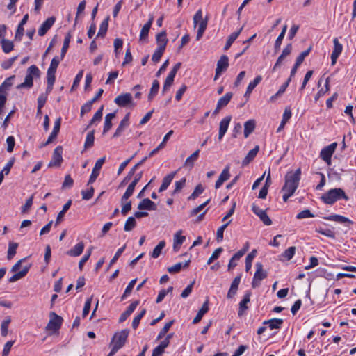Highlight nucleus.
Masks as SVG:
<instances>
[{
	"label": "nucleus",
	"instance_id": "nucleus-14",
	"mask_svg": "<svg viewBox=\"0 0 356 356\" xmlns=\"http://www.w3.org/2000/svg\"><path fill=\"white\" fill-rule=\"evenodd\" d=\"M250 296L251 292L250 291H246L243 296V298L239 302V308L238 312V315L239 316H242L244 314L245 312L248 309L247 305L250 302Z\"/></svg>",
	"mask_w": 356,
	"mask_h": 356
},
{
	"label": "nucleus",
	"instance_id": "nucleus-46",
	"mask_svg": "<svg viewBox=\"0 0 356 356\" xmlns=\"http://www.w3.org/2000/svg\"><path fill=\"white\" fill-rule=\"evenodd\" d=\"M70 40H71V34L70 33H67V35H65V40H64V42H63V47H62V49H61V58H64L65 54H66V52L69 48V44H70Z\"/></svg>",
	"mask_w": 356,
	"mask_h": 356
},
{
	"label": "nucleus",
	"instance_id": "nucleus-8",
	"mask_svg": "<svg viewBox=\"0 0 356 356\" xmlns=\"http://www.w3.org/2000/svg\"><path fill=\"white\" fill-rule=\"evenodd\" d=\"M114 102L120 107H127L129 105L134 106L135 104L133 102L132 95L130 93H123L117 96Z\"/></svg>",
	"mask_w": 356,
	"mask_h": 356
},
{
	"label": "nucleus",
	"instance_id": "nucleus-12",
	"mask_svg": "<svg viewBox=\"0 0 356 356\" xmlns=\"http://www.w3.org/2000/svg\"><path fill=\"white\" fill-rule=\"evenodd\" d=\"M62 154L63 147L61 146L56 147L54 151L52 159L49 164V166H60L63 161Z\"/></svg>",
	"mask_w": 356,
	"mask_h": 356
},
{
	"label": "nucleus",
	"instance_id": "nucleus-32",
	"mask_svg": "<svg viewBox=\"0 0 356 356\" xmlns=\"http://www.w3.org/2000/svg\"><path fill=\"white\" fill-rule=\"evenodd\" d=\"M256 122L254 120H249L244 124V136L248 138L255 129Z\"/></svg>",
	"mask_w": 356,
	"mask_h": 356
},
{
	"label": "nucleus",
	"instance_id": "nucleus-11",
	"mask_svg": "<svg viewBox=\"0 0 356 356\" xmlns=\"http://www.w3.org/2000/svg\"><path fill=\"white\" fill-rule=\"evenodd\" d=\"M105 161H106V157L103 156V157L99 159L96 161L95 166L92 169V172L90 175L88 184H92L95 181L97 177L99 175L100 170H101L103 164L104 163Z\"/></svg>",
	"mask_w": 356,
	"mask_h": 356
},
{
	"label": "nucleus",
	"instance_id": "nucleus-55",
	"mask_svg": "<svg viewBox=\"0 0 356 356\" xmlns=\"http://www.w3.org/2000/svg\"><path fill=\"white\" fill-rule=\"evenodd\" d=\"M204 188L203 186L200 184L196 186L194 191L191 193V195L188 197V200H195L196 199L200 194L203 193Z\"/></svg>",
	"mask_w": 356,
	"mask_h": 356
},
{
	"label": "nucleus",
	"instance_id": "nucleus-43",
	"mask_svg": "<svg viewBox=\"0 0 356 356\" xmlns=\"http://www.w3.org/2000/svg\"><path fill=\"white\" fill-rule=\"evenodd\" d=\"M165 242L164 241H160L151 253V257L153 258H158L160 256L161 251L165 248Z\"/></svg>",
	"mask_w": 356,
	"mask_h": 356
},
{
	"label": "nucleus",
	"instance_id": "nucleus-53",
	"mask_svg": "<svg viewBox=\"0 0 356 356\" xmlns=\"http://www.w3.org/2000/svg\"><path fill=\"white\" fill-rule=\"evenodd\" d=\"M232 222V220H230L229 221H228L227 222H226L225 224L222 225V226H220L218 230H217V232H216V240L218 241V242H220L222 241L223 239V233H224V231L225 229L227 228V227L229 225V224Z\"/></svg>",
	"mask_w": 356,
	"mask_h": 356
},
{
	"label": "nucleus",
	"instance_id": "nucleus-27",
	"mask_svg": "<svg viewBox=\"0 0 356 356\" xmlns=\"http://www.w3.org/2000/svg\"><path fill=\"white\" fill-rule=\"evenodd\" d=\"M156 43L159 48L164 49H165L167 43H168V39L166 38V31H163L159 34L156 35Z\"/></svg>",
	"mask_w": 356,
	"mask_h": 356
},
{
	"label": "nucleus",
	"instance_id": "nucleus-36",
	"mask_svg": "<svg viewBox=\"0 0 356 356\" xmlns=\"http://www.w3.org/2000/svg\"><path fill=\"white\" fill-rule=\"evenodd\" d=\"M108 20L109 17H107L105 19L102 21L100 24L99 31L97 33V37L104 38L107 32L108 27Z\"/></svg>",
	"mask_w": 356,
	"mask_h": 356
},
{
	"label": "nucleus",
	"instance_id": "nucleus-18",
	"mask_svg": "<svg viewBox=\"0 0 356 356\" xmlns=\"http://www.w3.org/2000/svg\"><path fill=\"white\" fill-rule=\"evenodd\" d=\"M129 113L125 115L124 118L120 122L118 127L117 128L115 132L113 134V138L119 137L121 134L124 131V130L129 126Z\"/></svg>",
	"mask_w": 356,
	"mask_h": 356
},
{
	"label": "nucleus",
	"instance_id": "nucleus-21",
	"mask_svg": "<svg viewBox=\"0 0 356 356\" xmlns=\"http://www.w3.org/2000/svg\"><path fill=\"white\" fill-rule=\"evenodd\" d=\"M139 304V301L136 300L130 304L129 307L124 311L120 316L119 322H124L136 309L138 305Z\"/></svg>",
	"mask_w": 356,
	"mask_h": 356
},
{
	"label": "nucleus",
	"instance_id": "nucleus-2",
	"mask_svg": "<svg viewBox=\"0 0 356 356\" xmlns=\"http://www.w3.org/2000/svg\"><path fill=\"white\" fill-rule=\"evenodd\" d=\"M321 199L324 203L332 205L341 199L348 200V197L346 195L342 188H336L330 189L327 193H324Z\"/></svg>",
	"mask_w": 356,
	"mask_h": 356
},
{
	"label": "nucleus",
	"instance_id": "nucleus-34",
	"mask_svg": "<svg viewBox=\"0 0 356 356\" xmlns=\"http://www.w3.org/2000/svg\"><path fill=\"white\" fill-rule=\"evenodd\" d=\"M115 118V113H108L105 116L103 134H106L112 127V120Z\"/></svg>",
	"mask_w": 356,
	"mask_h": 356
},
{
	"label": "nucleus",
	"instance_id": "nucleus-1",
	"mask_svg": "<svg viewBox=\"0 0 356 356\" xmlns=\"http://www.w3.org/2000/svg\"><path fill=\"white\" fill-rule=\"evenodd\" d=\"M301 170L297 169L294 172H289L285 176V182L282 188L284 202H287L289 198L291 197L299 186L300 180Z\"/></svg>",
	"mask_w": 356,
	"mask_h": 356
},
{
	"label": "nucleus",
	"instance_id": "nucleus-4",
	"mask_svg": "<svg viewBox=\"0 0 356 356\" xmlns=\"http://www.w3.org/2000/svg\"><path fill=\"white\" fill-rule=\"evenodd\" d=\"M256 271L254 275L253 280L252 282V288H257L260 285V282L262 280L267 277V273L263 269V265L260 262H257L255 264Z\"/></svg>",
	"mask_w": 356,
	"mask_h": 356
},
{
	"label": "nucleus",
	"instance_id": "nucleus-57",
	"mask_svg": "<svg viewBox=\"0 0 356 356\" xmlns=\"http://www.w3.org/2000/svg\"><path fill=\"white\" fill-rule=\"evenodd\" d=\"M136 279H134L129 283L121 298L122 300H124L131 293L133 288L136 282Z\"/></svg>",
	"mask_w": 356,
	"mask_h": 356
},
{
	"label": "nucleus",
	"instance_id": "nucleus-3",
	"mask_svg": "<svg viewBox=\"0 0 356 356\" xmlns=\"http://www.w3.org/2000/svg\"><path fill=\"white\" fill-rule=\"evenodd\" d=\"M27 72L24 81L19 84L17 88H31L33 85V76L39 77L40 76V71L35 65H31L28 68Z\"/></svg>",
	"mask_w": 356,
	"mask_h": 356
},
{
	"label": "nucleus",
	"instance_id": "nucleus-31",
	"mask_svg": "<svg viewBox=\"0 0 356 356\" xmlns=\"http://www.w3.org/2000/svg\"><path fill=\"white\" fill-rule=\"evenodd\" d=\"M83 249L84 244L83 242H80L76 244L71 250H68L67 254L71 257H78L83 252Z\"/></svg>",
	"mask_w": 356,
	"mask_h": 356
},
{
	"label": "nucleus",
	"instance_id": "nucleus-51",
	"mask_svg": "<svg viewBox=\"0 0 356 356\" xmlns=\"http://www.w3.org/2000/svg\"><path fill=\"white\" fill-rule=\"evenodd\" d=\"M159 89V82L157 80H154L152 83V88L150 89L148 99L151 100L158 92Z\"/></svg>",
	"mask_w": 356,
	"mask_h": 356
},
{
	"label": "nucleus",
	"instance_id": "nucleus-56",
	"mask_svg": "<svg viewBox=\"0 0 356 356\" xmlns=\"http://www.w3.org/2000/svg\"><path fill=\"white\" fill-rule=\"evenodd\" d=\"M63 58H61V56L59 57L58 56H56L53 58V59L51 61V64L49 67L48 68V70L51 71H55L56 72L57 67L61 60H63Z\"/></svg>",
	"mask_w": 356,
	"mask_h": 356
},
{
	"label": "nucleus",
	"instance_id": "nucleus-63",
	"mask_svg": "<svg viewBox=\"0 0 356 356\" xmlns=\"http://www.w3.org/2000/svg\"><path fill=\"white\" fill-rule=\"evenodd\" d=\"M207 26V22L204 21L202 22L198 26V30L197 33L196 39L199 40L203 35L204 32L205 31Z\"/></svg>",
	"mask_w": 356,
	"mask_h": 356
},
{
	"label": "nucleus",
	"instance_id": "nucleus-16",
	"mask_svg": "<svg viewBox=\"0 0 356 356\" xmlns=\"http://www.w3.org/2000/svg\"><path fill=\"white\" fill-rule=\"evenodd\" d=\"M231 120H232L231 116H227V117L224 118L220 121V124H219V134H218L219 140H221L222 138H223V136H225V134H226Z\"/></svg>",
	"mask_w": 356,
	"mask_h": 356
},
{
	"label": "nucleus",
	"instance_id": "nucleus-20",
	"mask_svg": "<svg viewBox=\"0 0 356 356\" xmlns=\"http://www.w3.org/2000/svg\"><path fill=\"white\" fill-rule=\"evenodd\" d=\"M156 204L150 200L149 198L143 199L138 205V209L139 210H152L154 211L156 209Z\"/></svg>",
	"mask_w": 356,
	"mask_h": 356
},
{
	"label": "nucleus",
	"instance_id": "nucleus-39",
	"mask_svg": "<svg viewBox=\"0 0 356 356\" xmlns=\"http://www.w3.org/2000/svg\"><path fill=\"white\" fill-rule=\"evenodd\" d=\"M190 261H186L184 264L181 262L177 263L176 264L169 267L168 268V271L170 273H176L181 270L182 268L188 267L189 265Z\"/></svg>",
	"mask_w": 356,
	"mask_h": 356
},
{
	"label": "nucleus",
	"instance_id": "nucleus-58",
	"mask_svg": "<svg viewBox=\"0 0 356 356\" xmlns=\"http://www.w3.org/2000/svg\"><path fill=\"white\" fill-rule=\"evenodd\" d=\"M312 49V47H310L307 50L302 51L296 58V66H300L302 62L304 61L306 56H307Z\"/></svg>",
	"mask_w": 356,
	"mask_h": 356
},
{
	"label": "nucleus",
	"instance_id": "nucleus-52",
	"mask_svg": "<svg viewBox=\"0 0 356 356\" xmlns=\"http://www.w3.org/2000/svg\"><path fill=\"white\" fill-rule=\"evenodd\" d=\"M11 321L10 317L3 321L1 325V333L3 337H6L8 332V325Z\"/></svg>",
	"mask_w": 356,
	"mask_h": 356
},
{
	"label": "nucleus",
	"instance_id": "nucleus-37",
	"mask_svg": "<svg viewBox=\"0 0 356 356\" xmlns=\"http://www.w3.org/2000/svg\"><path fill=\"white\" fill-rule=\"evenodd\" d=\"M243 29V27H241L238 31H235L232 33L228 38L226 44L224 47L225 50H227L230 48L233 42L235 41V40L238 37L240 33L241 32Z\"/></svg>",
	"mask_w": 356,
	"mask_h": 356
},
{
	"label": "nucleus",
	"instance_id": "nucleus-26",
	"mask_svg": "<svg viewBox=\"0 0 356 356\" xmlns=\"http://www.w3.org/2000/svg\"><path fill=\"white\" fill-rule=\"evenodd\" d=\"M175 175H176V172H173L168 174L163 178L162 184L161 185V186L159 189V193H161L168 188V187L171 184L172 179H174V177Z\"/></svg>",
	"mask_w": 356,
	"mask_h": 356
},
{
	"label": "nucleus",
	"instance_id": "nucleus-28",
	"mask_svg": "<svg viewBox=\"0 0 356 356\" xmlns=\"http://www.w3.org/2000/svg\"><path fill=\"white\" fill-rule=\"evenodd\" d=\"M200 150L195 151L191 156H189L185 161L184 166L189 169L193 168L195 162L199 157Z\"/></svg>",
	"mask_w": 356,
	"mask_h": 356
},
{
	"label": "nucleus",
	"instance_id": "nucleus-48",
	"mask_svg": "<svg viewBox=\"0 0 356 356\" xmlns=\"http://www.w3.org/2000/svg\"><path fill=\"white\" fill-rule=\"evenodd\" d=\"M136 225V221L134 217H129L124 224V229L126 232L132 230Z\"/></svg>",
	"mask_w": 356,
	"mask_h": 356
},
{
	"label": "nucleus",
	"instance_id": "nucleus-60",
	"mask_svg": "<svg viewBox=\"0 0 356 356\" xmlns=\"http://www.w3.org/2000/svg\"><path fill=\"white\" fill-rule=\"evenodd\" d=\"M146 313L145 309H143L133 320L132 327L136 329L140 323L141 318L144 316Z\"/></svg>",
	"mask_w": 356,
	"mask_h": 356
},
{
	"label": "nucleus",
	"instance_id": "nucleus-10",
	"mask_svg": "<svg viewBox=\"0 0 356 356\" xmlns=\"http://www.w3.org/2000/svg\"><path fill=\"white\" fill-rule=\"evenodd\" d=\"M252 210L253 213L260 218V220L265 225H270L272 224V220L267 215L266 211L260 209L257 205L252 204Z\"/></svg>",
	"mask_w": 356,
	"mask_h": 356
},
{
	"label": "nucleus",
	"instance_id": "nucleus-30",
	"mask_svg": "<svg viewBox=\"0 0 356 356\" xmlns=\"http://www.w3.org/2000/svg\"><path fill=\"white\" fill-rule=\"evenodd\" d=\"M324 218L326 220H328L335 221V222H337L341 223V224H343V223L353 224V222L349 218H348L345 216H341V215H337V214H332L327 217H325Z\"/></svg>",
	"mask_w": 356,
	"mask_h": 356
},
{
	"label": "nucleus",
	"instance_id": "nucleus-33",
	"mask_svg": "<svg viewBox=\"0 0 356 356\" xmlns=\"http://www.w3.org/2000/svg\"><path fill=\"white\" fill-rule=\"evenodd\" d=\"M261 79H262L261 76L259 75V76H256L254 78V79L248 84V86L247 87L246 92L245 93V97L246 98L249 97V96L252 93V90L261 82Z\"/></svg>",
	"mask_w": 356,
	"mask_h": 356
},
{
	"label": "nucleus",
	"instance_id": "nucleus-35",
	"mask_svg": "<svg viewBox=\"0 0 356 356\" xmlns=\"http://www.w3.org/2000/svg\"><path fill=\"white\" fill-rule=\"evenodd\" d=\"M72 205V200H69L63 206V209L58 213L55 224L56 225H58L60 222L63 220V218L64 217L65 213L67 211V210L70 209V207Z\"/></svg>",
	"mask_w": 356,
	"mask_h": 356
},
{
	"label": "nucleus",
	"instance_id": "nucleus-7",
	"mask_svg": "<svg viewBox=\"0 0 356 356\" xmlns=\"http://www.w3.org/2000/svg\"><path fill=\"white\" fill-rule=\"evenodd\" d=\"M337 146V143L336 142L332 143V144L325 147L322 149L320 153V157L322 160L327 163V165L331 164V157L334 152Z\"/></svg>",
	"mask_w": 356,
	"mask_h": 356
},
{
	"label": "nucleus",
	"instance_id": "nucleus-49",
	"mask_svg": "<svg viewBox=\"0 0 356 356\" xmlns=\"http://www.w3.org/2000/svg\"><path fill=\"white\" fill-rule=\"evenodd\" d=\"M126 248V245H124L122 248H119L115 252L113 259L110 261L107 270L116 262L118 258L121 256Z\"/></svg>",
	"mask_w": 356,
	"mask_h": 356
},
{
	"label": "nucleus",
	"instance_id": "nucleus-9",
	"mask_svg": "<svg viewBox=\"0 0 356 356\" xmlns=\"http://www.w3.org/2000/svg\"><path fill=\"white\" fill-rule=\"evenodd\" d=\"M229 67V58L226 55L220 56L218 60L217 66L216 68V74L214 80H217L221 74L225 72Z\"/></svg>",
	"mask_w": 356,
	"mask_h": 356
},
{
	"label": "nucleus",
	"instance_id": "nucleus-29",
	"mask_svg": "<svg viewBox=\"0 0 356 356\" xmlns=\"http://www.w3.org/2000/svg\"><path fill=\"white\" fill-rule=\"evenodd\" d=\"M259 150V147L258 145L255 146L254 148L251 149L246 156L244 158V159L242 161V165L243 166L247 165L248 163H250L257 156L258 152Z\"/></svg>",
	"mask_w": 356,
	"mask_h": 356
},
{
	"label": "nucleus",
	"instance_id": "nucleus-23",
	"mask_svg": "<svg viewBox=\"0 0 356 356\" xmlns=\"http://www.w3.org/2000/svg\"><path fill=\"white\" fill-rule=\"evenodd\" d=\"M181 234L182 231L179 230L177 232L174 236L173 249L176 252L179 250L180 246L186 239V237L182 236Z\"/></svg>",
	"mask_w": 356,
	"mask_h": 356
},
{
	"label": "nucleus",
	"instance_id": "nucleus-13",
	"mask_svg": "<svg viewBox=\"0 0 356 356\" xmlns=\"http://www.w3.org/2000/svg\"><path fill=\"white\" fill-rule=\"evenodd\" d=\"M333 43L334 48L331 54V60L332 65H334L336 63L337 59L339 58V55L341 54L343 50V46L341 44L339 43L338 38H335L333 40Z\"/></svg>",
	"mask_w": 356,
	"mask_h": 356
},
{
	"label": "nucleus",
	"instance_id": "nucleus-5",
	"mask_svg": "<svg viewBox=\"0 0 356 356\" xmlns=\"http://www.w3.org/2000/svg\"><path fill=\"white\" fill-rule=\"evenodd\" d=\"M62 323L63 318L54 312H51V318L46 326V330L51 331L52 332H56L61 327Z\"/></svg>",
	"mask_w": 356,
	"mask_h": 356
},
{
	"label": "nucleus",
	"instance_id": "nucleus-41",
	"mask_svg": "<svg viewBox=\"0 0 356 356\" xmlns=\"http://www.w3.org/2000/svg\"><path fill=\"white\" fill-rule=\"evenodd\" d=\"M283 320L281 318H273L264 322V324H268L270 330L280 328Z\"/></svg>",
	"mask_w": 356,
	"mask_h": 356
},
{
	"label": "nucleus",
	"instance_id": "nucleus-61",
	"mask_svg": "<svg viewBox=\"0 0 356 356\" xmlns=\"http://www.w3.org/2000/svg\"><path fill=\"white\" fill-rule=\"evenodd\" d=\"M207 21V19H203L202 12L201 10H198L193 17V24L195 27L197 24L199 25L202 22Z\"/></svg>",
	"mask_w": 356,
	"mask_h": 356
},
{
	"label": "nucleus",
	"instance_id": "nucleus-24",
	"mask_svg": "<svg viewBox=\"0 0 356 356\" xmlns=\"http://www.w3.org/2000/svg\"><path fill=\"white\" fill-rule=\"evenodd\" d=\"M154 20L153 16H151L149 21L143 26L140 33V40H145L148 37V33L149 29L152 26V22Z\"/></svg>",
	"mask_w": 356,
	"mask_h": 356
},
{
	"label": "nucleus",
	"instance_id": "nucleus-17",
	"mask_svg": "<svg viewBox=\"0 0 356 356\" xmlns=\"http://www.w3.org/2000/svg\"><path fill=\"white\" fill-rule=\"evenodd\" d=\"M241 279V275L236 276L232 281L230 288L228 291L227 298L229 299L233 298L237 293L238 285Z\"/></svg>",
	"mask_w": 356,
	"mask_h": 356
},
{
	"label": "nucleus",
	"instance_id": "nucleus-6",
	"mask_svg": "<svg viewBox=\"0 0 356 356\" xmlns=\"http://www.w3.org/2000/svg\"><path fill=\"white\" fill-rule=\"evenodd\" d=\"M129 333V331L127 329L122 330L120 332L115 333L112 339V345L117 346L120 349L122 348L125 344Z\"/></svg>",
	"mask_w": 356,
	"mask_h": 356
},
{
	"label": "nucleus",
	"instance_id": "nucleus-62",
	"mask_svg": "<svg viewBox=\"0 0 356 356\" xmlns=\"http://www.w3.org/2000/svg\"><path fill=\"white\" fill-rule=\"evenodd\" d=\"M223 251V249L222 248H217L211 254V256L209 258V259L207 260V264L208 265L211 264L214 260L217 259L219 257H220V254L222 253V252Z\"/></svg>",
	"mask_w": 356,
	"mask_h": 356
},
{
	"label": "nucleus",
	"instance_id": "nucleus-22",
	"mask_svg": "<svg viewBox=\"0 0 356 356\" xmlns=\"http://www.w3.org/2000/svg\"><path fill=\"white\" fill-rule=\"evenodd\" d=\"M30 268H31V264L23 266L22 270L14 274L12 277H10L9 278L8 281L10 282H15L23 278L24 277H25L26 275Z\"/></svg>",
	"mask_w": 356,
	"mask_h": 356
},
{
	"label": "nucleus",
	"instance_id": "nucleus-19",
	"mask_svg": "<svg viewBox=\"0 0 356 356\" xmlns=\"http://www.w3.org/2000/svg\"><path fill=\"white\" fill-rule=\"evenodd\" d=\"M230 177L229 174V167L227 166L220 173L218 180L216 181L215 188L216 189L219 188L223 183L228 180Z\"/></svg>",
	"mask_w": 356,
	"mask_h": 356
},
{
	"label": "nucleus",
	"instance_id": "nucleus-25",
	"mask_svg": "<svg viewBox=\"0 0 356 356\" xmlns=\"http://www.w3.org/2000/svg\"><path fill=\"white\" fill-rule=\"evenodd\" d=\"M209 310V301L206 300L204 304L202 305L200 309L197 312V314H196V316L194 318L193 321V324H196L199 323L201 319L202 318V316L208 312Z\"/></svg>",
	"mask_w": 356,
	"mask_h": 356
},
{
	"label": "nucleus",
	"instance_id": "nucleus-15",
	"mask_svg": "<svg viewBox=\"0 0 356 356\" xmlns=\"http://www.w3.org/2000/svg\"><path fill=\"white\" fill-rule=\"evenodd\" d=\"M56 21V18L54 17H50L47 19L40 26L38 29V35L40 36L44 35L51 28Z\"/></svg>",
	"mask_w": 356,
	"mask_h": 356
},
{
	"label": "nucleus",
	"instance_id": "nucleus-45",
	"mask_svg": "<svg viewBox=\"0 0 356 356\" xmlns=\"http://www.w3.org/2000/svg\"><path fill=\"white\" fill-rule=\"evenodd\" d=\"M136 185L133 184H130L127 188L125 193L122 195L121 198V203L123 204L124 202L127 201V200L132 195L134 189H135Z\"/></svg>",
	"mask_w": 356,
	"mask_h": 356
},
{
	"label": "nucleus",
	"instance_id": "nucleus-64",
	"mask_svg": "<svg viewBox=\"0 0 356 356\" xmlns=\"http://www.w3.org/2000/svg\"><path fill=\"white\" fill-rule=\"evenodd\" d=\"M165 51L164 49L157 47L155 50L154 53L152 55V61L157 63L160 60L163 52Z\"/></svg>",
	"mask_w": 356,
	"mask_h": 356
},
{
	"label": "nucleus",
	"instance_id": "nucleus-44",
	"mask_svg": "<svg viewBox=\"0 0 356 356\" xmlns=\"http://www.w3.org/2000/svg\"><path fill=\"white\" fill-rule=\"evenodd\" d=\"M330 90V79L327 78L325 83V87L322 88L318 90L317 94L316 95L314 99L315 101H318V99L323 96L325 93H327Z\"/></svg>",
	"mask_w": 356,
	"mask_h": 356
},
{
	"label": "nucleus",
	"instance_id": "nucleus-54",
	"mask_svg": "<svg viewBox=\"0 0 356 356\" xmlns=\"http://www.w3.org/2000/svg\"><path fill=\"white\" fill-rule=\"evenodd\" d=\"M94 140H95L94 131H92L89 132L86 136L84 147L86 149H88V148L92 147L94 145Z\"/></svg>",
	"mask_w": 356,
	"mask_h": 356
},
{
	"label": "nucleus",
	"instance_id": "nucleus-40",
	"mask_svg": "<svg viewBox=\"0 0 356 356\" xmlns=\"http://www.w3.org/2000/svg\"><path fill=\"white\" fill-rule=\"evenodd\" d=\"M232 96V92H227L225 95L220 97L217 103L218 104V108H223L226 106L230 102Z\"/></svg>",
	"mask_w": 356,
	"mask_h": 356
},
{
	"label": "nucleus",
	"instance_id": "nucleus-42",
	"mask_svg": "<svg viewBox=\"0 0 356 356\" xmlns=\"http://www.w3.org/2000/svg\"><path fill=\"white\" fill-rule=\"evenodd\" d=\"M257 255V250H253L245 258V270L249 271L252 267V262Z\"/></svg>",
	"mask_w": 356,
	"mask_h": 356
},
{
	"label": "nucleus",
	"instance_id": "nucleus-59",
	"mask_svg": "<svg viewBox=\"0 0 356 356\" xmlns=\"http://www.w3.org/2000/svg\"><path fill=\"white\" fill-rule=\"evenodd\" d=\"M103 106H102L98 111L94 114L92 118L91 119L89 125L91 126L92 124H94L95 122H99L102 118L103 115Z\"/></svg>",
	"mask_w": 356,
	"mask_h": 356
},
{
	"label": "nucleus",
	"instance_id": "nucleus-47",
	"mask_svg": "<svg viewBox=\"0 0 356 356\" xmlns=\"http://www.w3.org/2000/svg\"><path fill=\"white\" fill-rule=\"evenodd\" d=\"M296 252V247L291 246L287 248L282 254V257H283L284 259L289 261L293 258Z\"/></svg>",
	"mask_w": 356,
	"mask_h": 356
},
{
	"label": "nucleus",
	"instance_id": "nucleus-50",
	"mask_svg": "<svg viewBox=\"0 0 356 356\" xmlns=\"http://www.w3.org/2000/svg\"><path fill=\"white\" fill-rule=\"evenodd\" d=\"M173 323H174V321H170V322L167 323L164 325V327L160 330L156 339L157 340L161 339L165 336V334L168 332V330L172 327Z\"/></svg>",
	"mask_w": 356,
	"mask_h": 356
},
{
	"label": "nucleus",
	"instance_id": "nucleus-38",
	"mask_svg": "<svg viewBox=\"0 0 356 356\" xmlns=\"http://www.w3.org/2000/svg\"><path fill=\"white\" fill-rule=\"evenodd\" d=\"M2 50L5 54H8L13 50L14 44L13 42L9 40L3 38L1 40Z\"/></svg>",
	"mask_w": 356,
	"mask_h": 356
}]
</instances>
